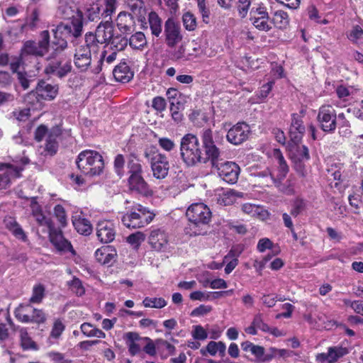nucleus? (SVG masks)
<instances>
[{
    "label": "nucleus",
    "mask_w": 363,
    "mask_h": 363,
    "mask_svg": "<svg viewBox=\"0 0 363 363\" xmlns=\"http://www.w3.org/2000/svg\"><path fill=\"white\" fill-rule=\"evenodd\" d=\"M58 14L64 19L71 20L68 23H60L55 30L52 48L53 53L62 52L67 47L66 38H78L83 31V15L77 8L67 4H62L57 10Z\"/></svg>",
    "instance_id": "1"
},
{
    "label": "nucleus",
    "mask_w": 363,
    "mask_h": 363,
    "mask_svg": "<svg viewBox=\"0 0 363 363\" xmlns=\"http://www.w3.org/2000/svg\"><path fill=\"white\" fill-rule=\"evenodd\" d=\"M201 137L205 155H208L212 166L217 169L218 176L228 184L236 183L240 171V167L233 162H218L220 151L213 140V131L210 128L203 129Z\"/></svg>",
    "instance_id": "2"
},
{
    "label": "nucleus",
    "mask_w": 363,
    "mask_h": 363,
    "mask_svg": "<svg viewBox=\"0 0 363 363\" xmlns=\"http://www.w3.org/2000/svg\"><path fill=\"white\" fill-rule=\"evenodd\" d=\"M180 155L183 162L189 167L198 163H206L208 155L202 157V150L197 136L192 133L185 134L180 140Z\"/></svg>",
    "instance_id": "3"
},
{
    "label": "nucleus",
    "mask_w": 363,
    "mask_h": 363,
    "mask_svg": "<svg viewBox=\"0 0 363 363\" xmlns=\"http://www.w3.org/2000/svg\"><path fill=\"white\" fill-rule=\"evenodd\" d=\"M52 45V41L50 43L49 31L43 30L40 33V39L38 42L34 40H27L23 43V46L21 49V57L25 58L28 55L43 57L47 53H49L47 60L55 59L62 52H59L54 55Z\"/></svg>",
    "instance_id": "4"
},
{
    "label": "nucleus",
    "mask_w": 363,
    "mask_h": 363,
    "mask_svg": "<svg viewBox=\"0 0 363 363\" xmlns=\"http://www.w3.org/2000/svg\"><path fill=\"white\" fill-rule=\"evenodd\" d=\"M78 169L85 175L94 177L101 174L104 168L102 156L94 150L81 152L76 160Z\"/></svg>",
    "instance_id": "5"
},
{
    "label": "nucleus",
    "mask_w": 363,
    "mask_h": 363,
    "mask_svg": "<svg viewBox=\"0 0 363 363\" xmlns=\"http://www.w3.org/2000/svg\"><path fill=\"white\" fill-rule=\"evenodd\" d=\"M155 216L148 208L137 204L122 216L121 221L128 228H140L148 225Z\"/></svg>",
    "instance_id": "6"
},
{
    "label": "nucleus",
    "mask_w": 363,
    "mask_h": 363,
    "mask_svg": "<svg viewBox=\"0 0 363 363\" xmlns=\"http://www.w3.org/2000/svg\"><path fill=\"white\" fill-rule=\"evenodd\" d=\"M186 215L191 223L190 228L193 230L191 235H194L201 234V232L195 230L196 226L206 225L211 218V212L209 208L202 203L191 204L186 210Z\"/></svg>",
    "instance_id": "7"
},
{
    "label": "nucleus",
    "mask_w": 363,
    "mask_h": 363,
    "mask_svg": "<svg viewBox=\"0 0 363 363\" xmlns=\"http://www.w3.org/2000/svg\"><path fill=\"white\" fill-rule=\"evenodd\" d=\"M114 34V28L111 21H106L101 23L96 28L95 33H87L85 38L88 40L91 47L99 50V44H109Z\"/></svg>",
    "instance_id": "8"
},
{
    "label": "nucleus",
    "mask_w": 363,
    "mask_h": 363,
    "mask_svg": "<svg viewBox=\"0 0 363 363\" xmlns=\"http://www.w3.org/2000/svg\"><path fill=\"white\" fill-rule=\"evenodd\" d=\"M16 318L24 323H44L47 319L45 313L41 309H37L30 304H21L14 311Z\"/></svg>",
    "instance_id": "9"
},
{
    "label": "nucleus",
    "mask_w": 363,
    "mask_h": 363,
    "mask_svg": "<svg viewBox=\"0 0 363 363\" xmlns=\"http://www.w3.org/2000/svg\"><path fill=\"white\" fill-rule=\"evenodd\" d=\"M88 40L84 37V42L75 48L74 55V64L81 72L86 71L91 65L92 54L96 53L99 50L90 45Z\"/></svg>",
    "instance_id": "10"
},
{
    "label": "nucleus",
    "mask_w": 363,
    "mask_h": 363,
    "mask_svg": "<svg viewBox=\"0 0 363 363\" xmlns=\"http://www.w3.org/2000/svg\"><path fill=\"white\" fill-rule=\"evenodd\" d=\"M145 156L148 159L153 177L157 179H163L167 175L169 163L167 156L159 152L153 153L145 152Z\"/></svg>",
    "instance_id": "11"
},
{
    "label": "nucleus",
    "mask_w": 363,
    "mask_h": 363,
    "mask_svg": "<svg viewBox=\"0 0 363 363\" xmlns=\"http://www.w3.org/2000/svg\"><path fill=\"white\" fill-rule=\"evenodd\" d=\"M70 130H62L61 126L55 125L49 130L45 139L44 150L46 155H55L59 148V140L70 137Z\"/></svg>",
    "instance_id": "12"
},
{
    "label": "nucleus",
    "mask_w": 363,
    "mask_h": 363,
    "mask_svg": "<svg viewBox=\"0 0 363 363\" xmlns=\"http://www.w3.org/2000/svg\"><path fill=\"white\" fill-rule=\"evenodd\" d=\"M336 113L331 106H322L317 116L322 130L332 133L336 128Z\"/></svg>",
    "instance_id": "13"
},
{
    "label": "nucleus",
    "mask_w": 363,
    "mask_h": 363,
    "mask_svg": "<svg viewBox=\"0 0 363 363\" xmlns=\"http://www.w3.org/2000/svg\"><path fill=\"white\" fill-rule=\"evenodd\" d=\"M164 35L165 43L169 48L175 47L183 38L179 24L172 18H169L164 23Z\"/></svg>",
    "instance_id": "14"
},
{
    "label": "nucleus",
    "mask_w": 363,
    "mask_h": 363,
    "mask_svg": "<svg viewBox=\"0 0 363 363\" xmlns=\"http://www.w3.org/2000/svg\"><path fill=\"white\" fill-rule=\"evenodd\" d=\"M169 236L163 228H154L150 231L148 242L151 247L157 252L165 251L169 244Z\"/></svg>",
    "instance_id": "15"
},
{
    "label": "nucleus",
    "mask_w": 363,
    "mask_h": 363,
    "mask_svg": "<svg viewBox=\"0 0 363 363\" xmlns=\"http://www.w3.org/2000/svg\"><path fill=\"white\" fill-rule=\"evenodd\" d=\"M250 133V129L247 124L238 123L228 131L226 138L230 143L238 145L247 140Z\"/></svg>",
    "instance_id": "16"
},
{
    "label": "nucleus",
    "mask_w": 363,
    "mask_h": 363,
    "mask_svg": "<svg viewBox=\"0 0 363 363\" xmlns=\"http://www.w3.org/2000/svg\"><path fill=\"white\" fill-rule=\"evenodd\" d=\"M50 59L45 68L46 74H52L59 78H63L72 71V65L69 61L62 62L60 60Z\"/></svg>",
    "instance_id": "17"
},
{
    "label": "nucleus",
    "mask_w": 363,
    "mask_h": 363,
    "mask_svg": "<svg viewBox=\"0 0 363 363\" xmlns=\"http://www.w3.org/2000/svg\"><path fill=\"white\" fill-rule=\"evenodd\" d=\"M23 168L17 166L0 164V189H6L10 184L12 178H18L21 177V172Z\"/></svg>",
    "instance_id": "18"
},
{
    "label": "nucleus",
    "mask_w": 363,
    "mask_h": 363,
    "mask_svg": "<svg viewBox=\"0 0 363 363\" xmlns=\"http://www.w3.org/2000/svg\"><path fill=\"white\" fill-rule=\"evenodd\" d=\"M96 235L101 242H112L116 235L114 224L110 220H101L97 223Z\"/></svg>",
    "instance_id": "19"
},
{
    "label": "nucleus",
    "mask_w": 363,
    "mask_h": 363,
    "mask_svg": "<svg viewBox=\"0 0 363 363\" xmlns=\"http://www.w3.org/2000/svg\"><path fill=\"white\" fill-rule=\"evenodd\" d=\"M48 232L50 240L57 250L73 252L71 243L63 237L61 230H57L52 225V228H48Z\"/></svg>",
    "instance_id": "20"
},
{
    "label": "nucleus",
    "mask_w": 363,
    "mask_h": 363,
    "mask_svg": "<svg viewBox=\"0 0 363 363\" xmlns=\"http://www.w3.org/2000/svg\"><path fill=\"white\" fill-rule=\"evenodd\" d=\"M135 16L126 11H121L116 20L118 30L123 34H130L135 29Z\"/></svg>",
    "instance_id": "21"
},
{
    "label": "nucleus",
    "mask_w": 363,
    "mask_h": 363,
    "mask_svg": "<svg viewBox=\"0 0 363 363\" xmlns=\"http://www.w3.org/2000/svg\"><path fill=\"white\" fill-rule=\"evenodd\" d=\"M128 187L131 191L136 192L145 196L152 195V191L150 189L147 183L145 181L143 175L136 177H129Z\"/></svg>",
    "instance_id": "22"
},
{
    "label": "nucleus",
    "mask_w": 363,
    "mask_h": 363,
    "mask_svg": "<svg viewBox=\"0 0 363 363\" xmlns=\"http://www.w3.org/2000/svg\"><path fill=\"white\" fill-rule=\"evenodd\" d=\"M305 132V126L303 125L301 116L298 113L291 115V123L289 128V136L291 141L297 144L298 143Z\"/></svg>",
    "instance_id": "23"
},
{
    "label": "nucleus",
    "mask_w": 363,
    "mask_h": 363,
    "mask_svg": "<svg viewBox=\"0 0 363 363\" xmlns=\"http://www.w3.org/2000/svg\"><path fill=\"white\" fill-rule=\"evenodd\" d=\"M36 94L43 99L51 101L58 93V85H52L45 81H40L36 86Z\"/></svg>",
    "instance_id": "24"
},
{
    "label": "nucleus",
    "mask_w": 363,
    "mask_h": 363,
    "mask_svg": "<svg viewBox=\"0 0 363 363\" xmlns=\"http://www.w3.org/2000/svg\"><path fill=\"white\" fill-rule=\"evenodd\" d=\"M113 74L115 79L122 83L130 82L133 77V72L126 62H123L116 66L113 70Z\"/></svg>",
    "instance_id": "25"
},
{
    "label": "nucleus",
    "mask_w": 363,
    "mask_h": 363,
    "mask_svg": "<svg viewBox=\"0 0 363 363\" xmlns=\"http://www.w3.org/2000/svg\"><path fill=\"white\" fill-rule=\"evenodd\" d=\"M30 207L32 210V216L34 217L38 225L46 226L48 228H52L53 225L52 220L44 215L42 208L36 201H32Z\"/></svg>",
    "instance_id": "26"
},
{
    "label": "nucleus",
    "mask_w": 363,
    "mask_h": 363,
    "mask_svg": "<svg viewBox=\"0 0 363 363\" xmlns=\"http://www.w3.org/2000/svg\"><path fill=\"white\" fill-rule=\"evenodd\" d=\"M125 339L131 355L135 356L140 352L141 344L137 342V341H143V338L137 333L128 332L125 333Z\"/></svg>",
    "instance_id": "27"
},
{
    "label": "nucleus",
    "mask_w": 363,
    "mask_h": 363,
    "mask_svg": "<svg viewBox=\"0 0 363 363\" xmlns=\"http://www.w3.org/2000/svg\"><path fill=\"white\" fill-rule=\"evenodd\" d=\"M273 157L278 162L279 174L277 175V179L279 184L283 180L287 173L289 172V167L286 164V162L279 149H274L273 151Z\"/></svg>",
    "instance_id": "28"
},
{
    "label": "nucleus",
    "mask_w": 363,
    "mask_h": 363,
    "mask_svg": "<svg viewBox=\"0 0 363 363\" xmlns=\"http://www.w3.org/2000/svg\"><path fill=\"white\" fill-rule=\"evenodd\" d=\"M115 256V250H111L109 246L101 247L95 252L96 259L102 264H111L114 260Z\"/></svg>",
    "instance_id": "29"
},
{
    "label": "nucleus",
    "mask_w": 363,
    "mask_h": 363,
    "mask_svg": "<svg viewBox=\"0 0 363 363\" xmlns=\"http://www.w3.org/2000/svg\"><path fill=\"white\" fill-rule=\"evenodd\" d=\"M21 346L23 350H37L38 347L29 335L26 328L19 330Z\"/></svg>",
    "instance_id": "30"
},
{
    "label": "nucleus",
    "mask_w": 363,
    "mask_h": 363,
    "mask_svg": "<svg viewBox=\"0 0 363 363\" xmlns=\"http://www.w3.org/2000/svg\"><path fill=\"white\" fill-rule=\"evenodd\" d=\"M72 224L76 230L82 235H89L92 231V225L89 220L83 218H73Z\"/></svg>",
    "instance_id": "31"
},
{
    "label": "nucleus",
    "mask_w": 363,
    "mask_h": 363,
    "mask_svg": "<svg viewBox=\"0 0 363 363\" xmlns=\"http://www.w3.org/2000/svg\"><path fill=\"white\" fill-rule=\"evenodd\" d=\"M148 21L152 34L159 37L162 31L161 18L157 13L152 11L149 13Z\"/></svg>",
    "instance_id": "32"
},
{
    "label": "nucleus",
    "mask_w": 363,
    "mask_h": 363,
    "mask_svg": "<svg viewBox=\"0 0 363 363\" xmlns=\"http://www.w3.org/2000/svg\"><path fill=\"white\" fill-rule=\"evenodd\" d=\"M130 46L135 50H143L147 46L145 35L142 32H136L128 39Z\"/></svg>",
    "instance_id": "33"
},
{
    "label": "nucleus",
    "mask_w": 363,
    "mask_h": 363,
    "mask_svg": "<svg viewBox=\"0 0 363 363\" xmlns=\"http://www.w3.org/2000/svg\"><path fill=\"white\" fill-rule=\"evenodd\" d=\"M128 7L131 11V14L137 18H140L145 13L144 2L143 0H127Z\"/></svg>",
    "instance_id": "34"
},
{
    "label": "nucleus",
    "mask_w": 363,
    "mask_h": 363,
    "mask_svg": "<svg viewBox=\"0 0 363 363\" xmlns=\"http://www.w3.org/2000/svg\"><path fill=\"white\" fill-rule=\"evenodd\" d=\"M117 57V52L113 51L111 54L107 55V51L104 50L102 52L101 55L100 60L99 61V65L95 69L96 73H99L101 71L102 67H105L106 65H110L113 62H115Z\"/></svg>",
    "instance_id": "35"
},
{
    "label": "nucleus",
    "mask_w": 363,
    "mask_h": 363,
    "mask_svg": "<svg viewBox=\"0 0 363 363\" xmlns=\"http://www.w3.org/2000/svg\"><path fill=\"white\" fill-rule=\"evenodd\" d=\"M81 330L84 335L88 337H96L99 338H104L106 337L105 333L102 330L94 328L88 323L82 324Z\"/></svg>",
    "instance_id": "36"
},
{
    "label": "nucleus",
    "mask_w": 363,
    "mask_h": 363,
    "mask_svg": "<svg viewBox=\"0 0 363 363\" xmlns=\"http://www.w3.org/2000/svg\"><path fill=\"white\" fill-rule=\"evenodd\" d=\"M272 21L276 27L281 29L286 28L289 22L287 13L281 10L274 13Z\"/></svg>",
    "instance_id": "37"
},
{
    "label": "nucleus",
    "mask_w": 363,
    "mask_h": 363,
    "mask_svg": "<svg viewBox=\"0 0 363 363\" xmlns=\"http://www.w3.org/2000/svg\"><path fill=\"white\" fill-rule=\"evenodd\" d=\"M250 20L253 26L259 30L268 32L272 28V25L269 23V16L252 17Z\"/></svg>",
    "instance_id": "38"
},
{
    "label": "nucleus",
    "mask_w": 363,
    "mask_h": 363,
    "mask_svg": "<svg viewBox=\"0 0 363 363\" xmlns=\"http://www.w3.org/2000/svg\"><path fill=\"white\" fill-rule=\"evenodd\" d=\"M109 44L116 49V51L123 50L128 44V39L121 34L113 35Z\"/></svg>",
    "instance_id": "39"
},
{
    "label": "nucleus",
    "mask_w": 363,
    "mask_h": 363,
    "mask_svg": "<svg viewBox=\"0 0 363 363\" xmlns=\"http://www.w3.org/2000/svg\"><path fill=\"white\" fill-rule=\"evenodd\" d=\"M45 289L43 284L35 285L33 288L32 296L30 298V303H40L45 297Z\"/></svg>",
    "instance_id": "40"
},
{
    "label": "nucleus",
    "mask_w": 363,
    "mask_h": 363,
    "mask_svg": "<svg viewBox=\"0 0 363 363\" xmlns=\"http://www.w3.org/2000/svg\"><path fill=\"white\" fill-rule=\"evenodd\" d=\"M143 303L146 308H162L167 305L166 301L163 298H150L145 297Z\"/></svg>",
    "instance_id": "41"
},
{
    "label": "nucleus",
    "mask_w": 363,
    "mask_h": 363,
    "mask_svg": "<svg viewBox=\"0 0 363 363\" xmlns=\"http://www.w3.org/2000/svg\"><path fill=\"white\" fill-rule=\"evenodd\" d=\"M250 18L269 16L264 3L255 4L250 10Z\"/></svg>",
    "instance_id": "42"
},
{
    "label": "nucleus",
    "mask_w": 363,
    "mask_h": 363,
    "mask_svg": "<svg viewBox=\"0 0 363 363\" xmlns=\"http://www.w3.org/2000/svg\"><path fill=\"white\" fill-rule=\"evenodd\" d=\"M54 215L57 219L61 227L65 228L67 225V213L62 205H56L54 208Z\"/></svg>",
    "instance_id": "43"
},
{
    "label": "nucleus",
    "mask_w": 363,
    "mask_h": 363,
    "mask_svg": "<svg viewBox=\"0 0 363 363\" xmlns=\"http://www.w3.org/2000/svg\"><path fill=\"white\" fill-rule=\"evenodd\" d=\"M183 25L189 31H193L196 28V18L191 12L184 13L182 16Z\"/></svg>",
    "instance_id": "44"
},
{
    "label": "nucleus",
    "mask_w": 363,
    "mask_h": 363,
    "mask_svg": "<svg viewBox=\"0 0 363 363\" xmlns=\"http://www.w3.org/2000/svg\"><path fill=\"white\" fill-rule=\"evenodd\" d=\"M327 353L328 362L333 363L346 353V350L342 347H330Z\"/></svg>",
    "instance_id": "45"
},
{
    "label": "nucleus",
    "mask_w": 363,
    "mask_h": 363,
    "mask_svg": "<svg viewBox=\"0 0 363 363\" xmlns=\"http://www.w3.org/2000/svg\"><path fill=\"white\" fill-rule=\"evenodd\" d=\"M241 209L243 213L252 217L259 216L262 211V208L260 206L248 203L242 204Z\"/></svg>",
    "instance_id": "46"
},
{
    "label": "nucleus",
    "mask_w": 363,
    "mask_h": 363,
    "mask_svg": "<svg viewBox=\"0 0 363 363\" xmlns=\"http://www.w3.org/2000/svg\"><path fill=\"white\" fill-rule=\"evenodd\" d=\"M68 286L71 291L77 296H81L85 292L82 283L78 278H74L72 281H69Z\"/></svg>",
    "instance_id": "47"
},
{
    "label": "nucleus",
    "mask_w": 363,
    "mask_h": 363,
    "mask_svg": "<svg viewBox=\"0 0 363 363\" xmlns=\"http://www.w3.org/2000/svg\"><path fill=\"white\" fill-rule=\"evenodd\" d=\"M129 177H136L142 175L143 167L140 162L134 160H131L128 163Z\"/></svg>",
    "instance_id": "48"
},
{
    "label": "nucleus",
    "mask_w": 363,
    "mask_h": 363,
    "mask_svg": "<svg viewBox=\"0 0 363 363\" xmlns=\"http://www.w3.org/2000/svg\"><path fill=\"white\" fill-rule=\"evenodd\" d=\"M244 245L242 244L233 246L229 252L224 257L223 261L228 262L230 259H238L244 251Z\"/></svg>",
    "instance_id": "49"
},
{
    "label": "nucleus",
    "mask_w": 363,
    "mask_h": 363,
    "mask_svg": "<svg viewBox=\"0 0 363 363\" xmlns=\"http://www.w3.org/2000/svg\"><path fill=\"white\" fill-rule=\"evenodd\" d=\"M257 177L264 179V182L267 186H270L272 184L279 185V182L277 178L272 175L271 171L269 169H266L262 172H258Z\"/></svg>",
    "instance_id": "50"
},
{
    "label": "nucleus",
    "mask_w": 363,
    "mask_h": 363,
    "mask_svg": "<svg viewBox=\"0 0 363 363\" xmlns=\"http://www.w3.org/2000/svg\"><path fill=\"white\" fill-rule=\"evenodd\" d=\"M193 54H186V48L184 45H181L179 47H178V48L176 49L172 54L173 57L176 60H179V61L189 60L191 59V56Z\"/></svg>",
    "instance_id": "51"
},
{
    "label": "nucleus",
    "mask_w": 363,
    "mask_h": 363,
    "mask_svg": "<svg viewBox=\"0 0 363 363\" xmlns=\"http://www.w3.org/2000/svg\"><path fill=\"white\" fill-rule=\"evenodd\" d=\"M117 7V0H106L105 9L102 13L104 18L109 17L111 20V15L115 13Z\"/></svg>",
    "instance_id": "52"
},
{
    "label": "nucleus",
    "mask_w": 363,
    "mask_h": 363,
    "mask_svg": "<svg viewBox=\"0 0 363 363\" xmlns=\"http://www.w3.org/2000/svg\"><path fill=\"white\" fill-rule=\"evenodd\" d=\"M145 239V235L142 232H136L135 233L130 234L127 238V242L132 245H134L135 247H138L140 243L144 241Z\"/></svg>",
    "instance_id": "53"
},
{
    "label": "nucleus",
    "mask_w": 363,
    "mask_h": 363,
    "mask_svg": "<svg viewBox=\"0 0 363 363\" xmlns=\"http://www.w3.org/2000/svg\"><path fill=\"white\" fill-rule=\"evenodd\" d=\"M124 164H125L124 157L121 154L116 155V157H115V160H114V168H115L116 174L120 177H121L124 174V171H123Z\"/></svg>",
    "instance_id": "54"
},
{
    "label": "nucleus",
    "mask_w": 363,
    "mask_h": 363,
    "mask_svg": "<svg viewBox=\"0 0 363 363\" xmlns=\"http://www.w3.org/2000/svg\"><path fill=\"white\" fill-rule=\"evenodd\" d=\"M39 22V12L35 9L32 11L30 15L26 18L25 26L29 27L31 29L35 28Z\"/></svg>",
    "instance_id": "55"
},
{
    "label": "nucleus",
    "mask_w": 363,
    "mask_h": 363,
    "mask_svg": "<svg viewBox=\"0 0 363 363\" xmlns=\"http://www.w3.org/2000/svg\"><path fill=\"white\" fill-rule=\"evenodd\" d=\"M250 6V0H238V11L241 18L246 17Z\"/></svg>",
    "instance_id": "56"
},
{
    "label": "nucleus",
    "mask_w": 363,
    "mask_h": 363,
    "mask_svg": "<svg viewBox=\"0 0 363 363\" xmlns=\"http://www.w3.org/2000/svg\"><path fill=\"white\" fill-rule=\"evenodd\" d=\"M363 35V30L359 26H355L352 28L350 34L348 35V38L353 43H357L358 40L360 39Z\"/></svg>",
    "instance_id": "57"
},
{
    "label": "nucleus",
    "mask_w": 363,
    "mask_h": 363,
    "mask_svg": "<svg viewBox=\"0 0 363 363\" xmlns=\"http://www.w3.org/2000/svg\"><path fill=\"white\" fill-rule=\"evenodd\" d=\"M64 330L65 326L63 323L59 320H55L50 332V337L59 338Z\"/></svg>",
    "instance_id": "58"
},
{
    "label": "nucleus",
    "mask_w": 363,
    "mask_h": 363,
    "mask_svg": "<svg viewBox=\"0 0 363 363\" xmlns=\"http://www.w3.org/2000/svg\"><path fill=\"white\" fill-rule=\"evenodd\" d=\"M342 176V167L341 164L331 165L328 169V177H333L334 180H340Z\"/></svg>",
    "instance_id": "59"
},
{
    "label": "nucleus",
    "mask_w": 363,
    "mask_h": 363,
    "mask_svg": "<svg viewBox=\"0 0 363 363\" xmlns=\"http://www.w3.org/2000/svg\"><path fill=\"white\" fill-rule=\"evenodd\" d=\"M143 341L146 342V345L143 347V351L150 356L156 354V347L153 341L147 337H143Z\"/></svg>",
    "instance_id": "60"
},
{
    "label": "nucleus",
    "mask_w": 363,
    "mask_h": 363,
    "mask_svg": "<svg viewBox=\"0 0 363 363\" xmlns=\"http://www.w3.org/2000/svg\"><path fill=\"white\" fill-rule=\"evenodd\" d=\"M192 336L195 340H204L207 338L208 334L201 325L194 326Z\"/></svg>",
    "instance_id": "61"
},
{
    "label": "nucleus",
    "mask_w": 363,
    "mask_h": 363,
    "mask_svg": "<svg viewBox=\"0 0 363 363\" xmlns=\"http://www.w3.org/2000/svg\"><path fill=\"white\" fill-rule=\"evenodd\" d=\"M212 307L211 306L200 305L199 307L194 308L191 312L190 315L193 317L203 316L210 313Z\"/></svg>",
    "instance_id": "62"
},
{
    "label": "nucleus",
    "mask_w": 363,
    "mask_h": 363,
    "mask_svg": "<svg viewBox=\"0 0 363 363\" xmlns=\"http://www.w3.org/2000/svg\"><path fill=\"white\" fill-rule=\"evenodd\" d=\"M159 145L165 151L170 152L175 148V143L168 138H160L158 140Z\"/></svg>",
    "instance_id": "63"
},
{
    "label": "nucleus",
    "mask_w": 363,
    "mask_h": 363,
    "mask_svg": "<svg viewBox=\"0 0 363 363\" xmlns=\"http://www.w3.org/2000/svg\"><path fill=\"white\" fill-rule=\"evenodd\" d=\"M13 79L8 72L0 71V87L6 88L12 83Z\"/></svg>",
    "instance_id": "64"
}]
</instances>
